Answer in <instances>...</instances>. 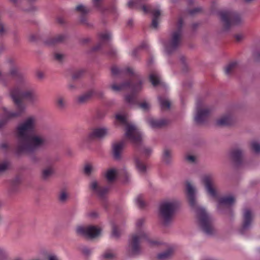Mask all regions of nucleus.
<instances>
[{"label": "nucleus", "mask_w": 260, "mask_h": 260, "mask_svg": "<svg viewBox=\"0 0 260 260\" xmlns=\"http://www.w3.org/2000/svg\"><path fill=\"white\" fill-rule=\"evenodd\" d=\"M36 124L35 118L30 117L17 127L18 144L15 148L17 154L33 152L45 144V137L34 134Z\"/></svg>", "instance_id": "obj_1"}, {"label": "nucleus", "mask_w": 260, "mask_h": 260, "mask_svg": "<svg viewBox=\"0 0 260 260\" xmlns=\"http://www.w3.org/2000/svg\"><path fill=\"white\" fill-rule=\"evenodd\" d=\"M10 94L17 110L16 112H12L8 111L6 108H3V116L2 119L0 121V128L6 123L7 120L20 116L23 113L25 109L22 103L23 100L31 102L36 98L35 91L30 88L23 80L11 90Z\"/></svg>", "instance_id": "obj_2"}, {"label": "nucleus", "mask_w": 260, "mask_h": 260, "mask_svg": "<svg viewBox=\"0 0 260 260\" xmlns=\"http://www.w3.org/2000/svg\"><path fill=\"white\" fill-rule=\"evenodd\" d=\"M111 72L114 76L125 74L129 76L131 78L129 81L120 85L113 84L111 85V88L115 91L127 89L131 90L132 93L125 96V100L129 104H136L137 103L136 93L141 89L142 85V82L139 75L135 73L133 69L131 68L120 70L116 66L112 67Z\"/></svg>", "instance_id": "obj_3"}, {"label": "nucleus", "mask_w": 260, "mask_h": 260, "mask_svg": "<svg viewBox=\"0 0 260 260\" xmlns=\"http://www.w3.org/2000/svg\"><path fill=\"white\" fill-rule=\"evenodd\" d=\"M186 189L189 204L196 210L200 226L205 233L209 235H212L214 231L212 219L205 209L197 204L195 199L194 188L188 181L186 182Z\"/></svg>", "instance_id": "obj_4"}, {"label": "nucleus", "mask_w": 260, "mask_h": 260, "mask_svg": "<svg viewBox=\"0 0 260 260\" xmlns=\"http://www.w3.org/2000/svg\"><path fill=\"white\" fill-rule=\"evenodd\" d=\"M145 223V219L141 218L136 222V233L132 236L129 241V252L131 255L139 254L141 251L140 243L143 240L147 241L151 245L159 244L157 241L151 240L149 239L148 235L142 229V226Z\"/></svg>", "instance_id": "obj_5"}, {"label": "nucleus", "mask_w": 260, "mask_h": 260, "mask_svg": "<svg viewBox=\"0 0 260 260\" xmlns=\"http://www.w3.org/2000/svg\"><path fill=\"white\" fill-rule=\"evenodd\" d=\"M115 119L117 122L126 126V138L135 145H139L142 140V136L139 128L134 124H129L126 117L120 114H116Z\"/></svg>", "instance_id": "obj_6"}, {"label": "nucleus", "mask_w": 260, "mask_h": 260, "mask_svg": "<svg viewBox=\"0 0 260 260\" xmlns=\"http://www.w3.org/2000/svg\"><path fill=\"white\" fill-rule=\"evenodd\" d=\"M183 23L182 18H179L176 23V30L173 32L170 40L165 45L166 51L168 54L173 52L179 46L182 33Z\"/></svg>", "instance_id": "obj_7"}, {"label": "nucleus", "mask_w": 260, "mask_h": 260, "mask_svg": "<svg viewBox=\"0 0 260 260\" xmlns=\"http://www.w3.org/2000/svg\"><path fill=\"white\" fill-rule=\"evenodd\" d=\"M219 15L225 29H229L232 25H238L242 21L241 16L233 11H221L219 13Z\"/></svg>", "instance_id": "obj_8"}, {"label": "nucleus", "mask_w": 260, "mask_h": 260, "mask_svg": "<svg viewBox=\"0 0 260 260\" xmlns=\"http://www.w3.org/2000/svg\"><path fill=\"white\" fill-rule=\"evenodd\" d=\"M177 207V204L174 202H166L160 205V216L165 224H167L171 221Z\"/></svg>", "instance_id": "obj_9"}, {"label": "nucleus", "mask_w": 260, "mask_h": 260, "mask_svg": "<svg viewBox=\"0 0 260 260\" xmlns=\"http://www.w3.org/2000/svg\"><path fill=\"white\" fill-rule=\"evenodd\" d=\"M111 34L108 31H105L99 34V43L93 48V51H98L104 46H106L109 50L108 54L111 57H113L116 55L115 50L111 47L108 44L111 39Z\"/></svg>", "instance_id": "obj_10"}, {"label": "nucleus", "mask_w": 260, "mask_h": 260, "mask_svg": "<svg viewBox=\"0 0 260 260\" xmlns=\"http://www.w3.org/2000/svg\"><path fill=\"white\" fill-rule=\"evenodd\" d=\"M201 102L198 101L197 103V113L194 116L195 122L199 124H203L206 122L211 113L209 108H203Z\"/></svg>", "instance_id": "obj_11"}, {"label": "nucleus", "mask_w": 260, "mask_h": 260, "mask_svg": "<svg viewBox=\"0 0 260 260\" xmlns=\"http://www.w3.org/2000/svg\"><path fill=\"white\" fill-rule=\"evenodd\" d=\"M77 233L81 236L88 238H94L98 236L101 232V229L95 226H80L77 228Z\"/></svg>", "instance_id": "obj_12"}, {"label": "nucleus", "mask_w": 260, "mask_h": 260, "mask_svg": "<svg viewBox=\"0 0 260 260\" xmlns=\"http://www.w3.org/2000/svg\"><path fill=\"white\" fill-rule=\"evenodd\" d=\"M202 182L207 192L213 198L217 199V192L214 187V180L211 175H205L203 177Z\"/></svg>", "instance_id": "obj_13"}, {"label": "nucleus", "mask_w": 260, "mask_h": 260, "mask_svg": "<svg viewBox=\"0 0 260 260\" xmlns=\"http://www.w3.org/2000/svg\"><path fill=\"white\" fill-rule=\"evenodd\" d=\"M140 9L143 11L145 14L151 13L153 15L151 26L154 28H156L158 24V18L160 15V12L159 10H155L152 8L150 6L142 5L140 6Z\"/></svg>", "instance_id": "obj_14"}, {"label": "nucleus", "mask_w": 260, "mask_h": 260, "mask_svg": "<svg viewBox=\"0 0 260 260\" xmlns=\"http://www.w3.org/2000/svg\"><path fill=\"white\" fill-rule=\"evenodd\" d=\"M91 190L101 199L104 198L105 195L108 191V188L100 186L98 183L94 181L90 184Z\"/></svg>", "instance_id": "obj_15"}, {"label": "nucleus", "mask_w": 260, "mask_h": 260, "mask_svg": "<svg viewBox=\"0 0 260 260\" xmlns=\"http://www.w3.org/2000/svg\"><path fill=\"white\" fill-rule=\"evenodd\" d=\"M252 219V214L251 211L246 209L244 210L243 213V222L240 232L242 234H244L245 231L247 230L251 223Z\"/></svg>", "instance_id": "obj_16"}, {"label": "nucleus", "mask_w": 260, "mask_h": 260, "mask_svg": "<svg viewBox=\"0 0 260 260\" xmlns=\"http://www.w3.org/2000/svg\"><path fill=\"white\" fill-rule=\"evenodd\" d=\"M109 134V131L105 127L97 128L94 129L89 134V139H93L94 138H102Z\"/></svg>", "instance_id": "obj_17"}, {"label": "nucleus", "mask_w": 260, "mask_h": 260, "mask_svg": "<svg viewBox=\"0 0 260 260\" xmlns=\"http://www.w3.org/2000/svg\"><path fill=\"white\" fill-rule=\"evenodd\" d=\"M230 156L234 163L240 166L243 162L242 152L238 148L233 149L230 152Z\"/></svg>", "instance_id": "obj_18"}, {"label": "nucleus", "mask_w": 260, "mask_h": 260, "mask_svg": "<svg viewBox=\"0 0 260 260\" xmlns=\"http://www.w3.org/2000/svg\"><path fill=\"white\" fill-rule=\"evenodd\" d=\"M125 142L124 140L116 142L112 147L113 154L114 158L118 159L120 158L121 152L124 148Z\"/></svg>", "instance_id": "obj_19"}, {"label": "nucleus", "mask_w": 260, "mask_h": 260, "mask_svg": "<svg viewBox=\"0 0 260 260\" xmlns=\"http://www.w3.org/2000/svg\"><path fill=\"white\" fill-rule=\"evenodd\" d=\"M233 118L230 113H228L216 121V124L219 126H226L233 124Z\"/></svg>", "instance_id": "obj_20"}, {"label": "nucleus", "mask_w": 260, "mask_h": 260, "mask_svg": "<svg viewBox=\"0 0 260 260\" xmlns=\"http://www.w3.org/2000/svg\"><path fill=\"white\" fill-rule=\"evenodd\" d=\"M94 94H95V92L94 90H89L79 96L77 99V102L80 104H84L88 102Z\"/></svg>", "instance_id": "obj_21"}, {"label": "nucleus", "mask_w": 260, "mask_h": 260, "mask_svg": "<svg viewBox=\"0 0 260 260\" xmlns=\"http://www.w3.org/2000/svg\"><path fill=\"white\" fill-rule=\"evenodd\" d=\"M149 80L153 86L161 84L160 75L156 70H153L150 72Z\"/></svg>", "instance_id": "obj_22"}, {"label": "nucleus", "mask_w": 260, "mask_h": 260, "mask_svg": "<svg viewBox=\"0 0 260 260\" xmlns=\"http://www.w3.org/2000/svg\"><path fill=\"white\" fill-rule=\"evenodd\" d=\"M218 209H221L223 206H231L235 202V199L232 196L224 197L220 198L218 200Z\"/></svg>", "instance_id": "obj_23"}, {"label": "nucleus", "mask_w": 260, "mask_h": 260, "mask_svg": "<svg viewBox=\"0 0 260 260\" xmlns=\"http://www.w3.org/2000/svg\"><path fill=\"white\" fill-rule=\"evenodd\" d=\"M149 124L152 128H159L167 125L168 121L166 119H154L153 118L149 119L148 121Z\"/></svg>", "instance_id": "obj_24"}, {"label": "nucleus", "mask_w": 260, "mask_h": 260, "mask_svg": "<svg viewBox=\"0 0 260 260\" xmlns=\"http://www.w3.org/2000/svg\"><path fill=\"white\" fill-rule=\"evenodd\" d=\"M65 36L63 35H59L54 37L50 38L46 41L45 43L50 46L55 45L64 41Z\"/></svg>", "instance_id": "obj_25"}, {"label": "nucleus", "mask_w": 260, "mask_h": 260, "mask_svg": "<svg viewBox=\"0 0 260 260\" xmlns=\"http://www.w3.org/2000/svg\"><path fill=\"white\" fill-rule=\"evenodd\" d=\"M76 10L81 13L82 16L81 17V22L85 23L86 22L85 15L90 11V9L83 5H79L76 7Z\"/></svg>", "instance_id": "obj_26"}, {"label": "nucleus", "mask_w": 260, "mask_h": 260, "mask_svg": "<svg viewBox=\"0 0 260 260\" xmlns=\"http://www.w3.org/2000/svg\"><path fill=\"white\" fill-rule=\"evenodd\" d=\"M238 63L236 61H232L228 64L224 68V73L226 75L231 74L237 68Z\"/></svg>", "instance_id": "obj_27"}, {"label": "nucleus", "mask_w": 260, "mask_h": 260, "mask_svg": "<svg viewBox=\"0 0 260 260\" xmlns=\"http://www.w3.org/2000/svg\"><path fill=\"white\" fill-rule=\"evenodd\" d=\"M173 253V249L172 248H169L167 251L159 253L157 255V258L159 260H166L170 258Z\"/></svg>", "instance_id": "obj_28"}, {"label": "nucleus", "mask_w": 260, "mask_h": 260, "mask_svg": "<svg viewBox=\"0 0 260 260\" xmlns=\"http://www.w3.org/2000/svg\"><path fill=\"white\" fill-rule=\"evenodd\" d=\"M136 165L138 170L140 173H145L146 172V167L145 164L139 158L136 159Z\"/></svg>", "instance_id": "obj_29"}, {"label": "nucleus", "mask_w": 260, "mask_h": 260, "mask_svg": "<svg viewBox=\"0 0 260 260\" xmlns=\"http://www.w3.org/2000/svg\"><path fill=\"white\" fill-rule=\"evenodd\" d=\"M116 177V172L114 169H110L105 174V177L109 182L113 181Z\"/></svg>", "instance_id": "obj_30"}, {"label": "nucleus", "mask_w": 260, "mask_h": 260, "mask_svg": "<svg viewBox=\"0 0 260 260\" xmlns=\"http://www.w3.org/2000/svg\"><path fill=\"white\" fill-rule=\"evenodd\" d=\"M158 100L162 109H169L170 108V103L168 100L163 99L161 97H159Z\"/></svg>", "instance_id": "obj_31"}, {"label": "nucleus", "mask_w": 260, "mask_h": 260, "mask_svg": "<svg viewBox=\"0 0 260 260\" xmlns=\"http://www.w3.org/2000/svg\"><path fill=\"white\" fill-rule=\"evenodd\" d=\"M95 171V168L90 164L85 165L84 168V173L86 175H90L92 173Z\"/></svg>", "instance_id": "obj_32"}, {"label": "nucleus", "mask_w": 260, "mask_h": 260, "mask_svg": "<svg viewBox=\"0 0 260 260\" xmlns=\"http://www.w3.org/2000/svg\"><path fill=\"white\" fill-rule=\"evenodd\" d=\"M94 7L100 12H104L105 10L103 6L101 0H92Z\"/></svg>", "instance_id": "obj_33"}, {"label": "nucleus", "mask_w": 260, "mask_h": 260, "mask_svg": "<svg viewBox=\"0 0 260 260\" xmlns=\"http://www.w3.org/2000/svg\"><path fill=\"white\" fill-rule=\"evenodd\" d=\"M53 173V169L52 167H49L43 171L42 177L44 179H47Z\"/></svg>", "instance_id": "obj_34"}, {"label": "nucleus", "mask_w": 260, "mask_h": 260, "mask_svg": "<svg viewBox=\"0 0 260 260\" xmlns=\"http://www.w3.org/2000/svg\"><path fill=\"white\" fill-rule=\"evenodd\" d=\"M114 257L115 254L111 250H107L103 254V257L105 260H111Z\"/></svg>", "instance_id": "obj_35"}, {"label": "nucleus", "mask_w": 260, "mask_h": 260, "mask_svg": "<svg viewBox=\"0 0 260 260\" xmlns=\"http://www.w3.org/2000/svg\"><path fill=\"white\" fill-rule=\"evenodd\" d=\"M136 201L137 205L140 208H144L146 205L145 203L143 200V198L141 195L138 196L137 197L136 199Z\"/></svg>", "instance_id": "obj_36"}, {"label": "nucleus", "mask_w": 260, "mask_h": 260, "mask_svg": "<svg viewBox=\"0 0 260 260\" xmlns=\"http://www.w3.org/2000/svg\"><path fill=\"white\" fill-rule=\"evenodd\" d=\"M8 256V251L4 248L0 247V260H6Z\"/></svg>", "instance_id": "obj_37"}, {"label": "nucleus", "mask_w": 260, "mask_h": 260, "mask_svg": "<svg viewBox=\"0 0 260 260\" xmlns=\"http://www.w3.org/2000/svg\"><path fill=\"white\" fill-rule=\"evenodd\" d=\"M251 149L255 153L260 152V144L257 142L253 141L251 143Z\"/></svg>", "instance_id": "obj_38"}, {"label": "nucleus", "mask_w": 260, "mask_h": 260, "mask_svg": "<svg viewBox=\"0 0 260 260\" xmlns=\"http://www.w3.org/2000/svg\"><path fill=\"white\" fill-rule=\"evenodd\" d=\"M171 157V151L168 149H166L164 151L163 159L166 162H169Z\"/></svg>", "instance_id": "obj_39"}, {"label": "nucleus", "mask_w": 260, "mask_h": 260, "mask_svg": "<svg viewBox=\"0 0 260 260\" xmlns=\"http://www.w3.org/2000/svg\"><path fill=\"white\" fill-rule=\"evenodd\" d=\"M56 104L58 107L62 108L65 106L66 101L62 96L58 97L56 100Z\"/></svg>", "instance_id": "obj_40"}, {"label": "nucleus", "mask_w": 260, "mask_h": 260, "mask_svg": "<svg viewBox=\"0 0 260 260\" xmlns=\"http://www.w3.org/2000/svg\"><path fill=\"white\" fill-rule=\"evenodd\" d=\"M140 0H131L130 1L127 5L129 8H139V7L138 5V3Z\"/></svg>", "instance_id": "obj_41"}, {"label": "nucleus", "mask_w": 260, "mask_h": 260, "mask_svg": "<svg viewBox=\"0 0 260 260\" xmlns=\"http://www.w3.org/2000/svg\"><path fill=\"white\" fill-rule=\"evenodd\" d=\"M58 198L61 202H64L68 198V194L64 190H61L59 194Z\"/></svg>", "instance_id": "obj_42"}, {"label": "nucleus", "mask_w": 260, "mask_h": 260, "mask_svg": "<svg viewBox=\"0 0 260 260\" xmlns=\"http://www.w3.org/2000/svg\"><path fill=\"white\" fill-rule=\"evenodd\" d=\"M64 57V55L62 54L58 53H55L54 54V59L59 62H61L63 61Z\"/></svg>", "instance_id": "obj_43"}, {"label": "nucleus", "mask_w": 260, "mask_h": 260, "mask_svg": "<svg viewBox=\"0 0 260 260\" xmlns=\"http://www.w3.org/2000/svg\"><path fill=\"white\" fill-rule=\"evenodd\" d=\"M112 236L115 238H118L120 236V231L115 225L112 226Z\"/></svg>", "instance_id": "obj_44"}, {"label": "nucleus", "mask_w": 260, "mask_h": 260, "mask_svg": "<svg viewBox=\"0 0 260 260\" xmlns=\"http://www.w3.org/2000/svg\"><path fill=\"white\" fill-rule=\"evenodd\" d=\"M82 70H78L76 71L73 75L72 78L73 79H77L80 78L83 74Z\"/></svg>", "instance_id": "obj_45"}, {"label": "nucleus", "mask_w": 260, "mask_h": 260, "mask_svg": "<svg viewBox=\"0 0 260 260\" xmlns=\"http://www.w3.org/2000/svg\"><path fill=\"white\" fill-rule=\"evenodd\" d=\"M10 74L12 76H19L17 69L16 67L13 66L10 70Z\"/></svg>", "instance_id": "obj_46"}, {"label": "nucleus", "mask_w": 260, "mask_h": 260, "mask_svg": "<svg viewBox=\"0 0 260 260\" xmlns=\"http://www.w3.org/2000/svg\"><path fill=\"white\" fill-rule=\"evenodd\" d=\"M8 164L6 162L0 163V172L5 171L8 168Z\"/></svg>", "instance_id": "obj_47"}, {"label": "nucleus", "mask_w": 260, "mask_h": 260, "mask_svg": "<svg viewBox=\"0 0 260 260\" xmlns=\"http://www.w3.org/2000/svg\"><path fill=\"white\" fill-rule=\"evenodd\" d=\"M202 9L201 8H197L191 10H188V13L190 15H194V14L201 11Z\"/></svg>", "instance_id": "obj_48"}, {"label": "nucleus", "mask_w": 260, "mask_h": 260, "mask_svg": "<svg viewBox=\"0 0 260 260\" xmlns=\"http://www.w3.org/2000/svg\"><path fill=\"white\" fill-rule=\"evenodd\" d=\"M140 107L144 110H146L149 108V105L146 102H143L140 104Z\"/></svg>", "instance_id": "obj_49"}, {"label": "nucleus", "mask_w": 260, "mask_h": 260, "mask_svg": "<svg viewBox=\"0 0 260 260\" xmlns=\"http://www.w3.org/2000/svg\"><path fill=\"white\" fill-rule=\"evenodd\" d=\"M142 46L140 47H138V48H135L134 49L133 51L132 52V53H131V55L133 57H136L137 56V53L139 51V50L140 49H141L142 48Z\"/></svg>", "instance_id": "obj_50"}, {"label": "nucleus", "mask_w": 260, "mask_h": 260, "mask_svg": "<svg viewBox=\"0 0 260 260\" xmlns=\"http://www.w3.org/2000/svg\"><path fill=\"white\" fill-rule=\"evenodd\" d=\"M47 260H60L58 257L54 254H49L47 256Z\"/></svg>", "instance_id": "obj_51"}, {"label": "nucleus", "mask_w": 260, "mask_h": 260, "mask_svg": "<svg viewBox=\"0 0 260 260\" xmlns=\"http://www.w3.org/2000/svg\"><path fill=\"white\" fill-rule=\"evenodd\" d=\"M235 38L237 41H240L243 38V35L242 34H236L235 36Z\"/></svg>", "instance_id": "obj_52"}, {"label": "nucleus", "mask_w": 260, "mask_h": 260, "mask_svg": "<svg viewBox=\"0 0 260 260\" xmlns=\"http://www.w3.org/2000/svg\"><path fill=\"white\" fill-rule=\"evenodd\" d=\"M151 152V150L150 148H145L143 150V153L146 156H149Z\"/></svg>", "instance_id": "obj_53"}, {"label": "nucleus", "mask_w": 260, "mask_h": 260, "mask_svg": "<svg viewBox=\"0 0 260 260\" xmlns=\"http://www.w3.org/2000/svg\"><path fill=\"white\" fill-rule=\"evenodd\" d=\"M186 159L190 162H193L195 161L196 158L193 155H188L186 157Z\"/></svg>", "instance_id": "obj_54"}, {"label": "nucleus", "mask_w": 260, "mask_h": 260, "mask_svg": "<svg viewBox=\"0 0 260 260\" xmlns=\"http://www.w3.org/2000/svg\"><path fill=\"white\" fill-rule=\"evenodd\" d=\"M82 252L85 254H88L90 253V250L86 247L83 248L82 249Z\"/></svg>", "instance_id": "obj_55"}, {"label": "nucleus", "mask_w": 260, "mask_h": 260, "mask_svg": "<svg viewBox=\"0 0 260 260\" xmlns=\"http://www.w3.org/2000/svg\"><path fill=\"white\" fill-rule=\"evenodd\" d=\"M1 148L4 149H7L9 148V145L7 143H4L2 144Z\"/></svg>", "instance_id": "obj_56"}, {"label": "nucleus", "mask_w": 260, "mask_h": 260, "mask_svg": "<svg viewBox=\"0 0 260 260\" xmlns=\"http://www.w3.org/2000/svg\"><path fill=\"white\" fill-rule=\"evenodd\" d=\"M57 21L60 24H63L64 22V19L62 17H58L57 18Z\"/></svg>", "instance_id": "obj_57"}, {"label": "nucleus", "mask_w": 260, "mask_h": 260, "mask_svg": "<svg viewBox=\"0 0 260 260\" xmlns=\"http://www.w3.org/2000/svg\"><path fill=\"white\" fill-rule=\"evenodd\" d=\"M38 76L39 78H42L43 77V74L42 73L39 72L38 73Z\"/></svg>", "instance_id": "obj_58"}, {"label": "nucleus", "mask_w": 260, "mask_h": 260, "mask_svg": "<svg viewBox=\"0 0 260 260\" xmlns=\"http://www.w3.org/2000/svg\"><path fill=\"white\" fill-rule=\"evenodd\" d=\"M91 216L92 217H95L96 216V213L95 212H92L91 213Z\"/></svg>", "instance_id": "obj_59"}, {"label": "nucleus", "mask_w": 260, "mask_h": 260, "mask_svg": "<svg viewBox=\"0 0 260 260\" xmlns=\"http://www.w3.org/2000/svg\"><path fill=\"white\" fill-rule=\"evenodd\" d=\"M17 1H18V0H11V1L13 4H15L17 3Z\"/></svg>", "instance_id": "obj_60"}, {"label": "nucleus", "mask_w": 260, "mask_h": 260, "mask_svg": "<svg viewBox=\"0 0 260 260\" xmlns=\"http://www.w3.org/2000/svg\"><path fill=\"white\" fill-rule=\"evenodd\" d=\"M133 22H132V20H129L128 22V25H132Z\"/></svg>", "instance_id": "obj_61"}, {"label": "nucleus", "mask_w": 260, "mask_h": 260, "mask_svg": "<svg viewBox=\"0 0 260 260\" xmlns=\"http://www.w3.org/2000/svg\"><path fill=\"white\" fill-rule=\"evenodd\" d=\"M30 40H31V41H35V38H34V36H31V37H30Z\"/></svg>", "instance_id": "obj_62"}, {"label": "nucleus", "mask_w": 260, "mask_h": 260, "mask_svg": "<svg viewBox=\"0 0 260 260\" xmlns=\"http://www.w3.org/2000/svg\"><path fill=\"white\" fill-rule=\"evenodd\" d=\"M193 3V2H192V0H191L189 2V4H191Z\"/></svg>", "instance_id": "obj_63"}, {"label": "nucleus", "mask_w": 260, "mask_h": 260, "mask_svg": "<svg viewBox=\"0 0 260 260\" xmlns=\"http://www.w3.org/2000/svg\"><path fill=\"white\" fill-rule=\"evenodd\" d=\"M255 55L260 56V53L259 52H257L255 54Z\"/></svg>", "instance_id": "obj_64"}]
</instances>
